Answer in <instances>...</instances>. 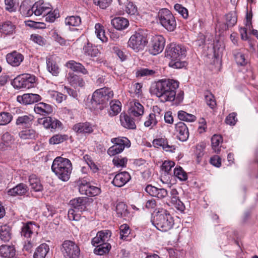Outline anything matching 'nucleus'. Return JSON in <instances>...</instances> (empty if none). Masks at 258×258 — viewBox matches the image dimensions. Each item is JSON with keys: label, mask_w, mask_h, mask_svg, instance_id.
<instances>
[{"label": "nucleus", "mask_w": 258, "mask_h": 258, "mask_svg": "<svg viewBox=\"0 0 258 258\" xmlns=\"http://www.w3.org/2000/svg\"><path fill=\"white\" fill-rule=\"evenodd\" d=\"M131 179L130 174L126 171L119 172L115 175L112 183L116 187H121Z\"/></svg>", "instance_id": "obj_21"}, {"label": "nucleus", "mask_w": 258, "mask_h": 258, "mask_svg": "<svg viewBox=\"0 0 258 258\" xmlns=\"http://www.w3.org/2000/svg\"><path fill=\"white\" fill-rule=\"evenodd\" d=\"M12 238V229L11 227L6 224L0 228V239L4 242H9Z\"/></svg>", "instance_id": "obj_35"}, {"label": "nucleus", "mask_w": 258, "mask_h": 258, "mask_svg": "<svg viewBox=\"0 0 258 258\" xmlns=\"http://www.w3.org/2000/svg\"><path fill=\"white\" fill-rule=\"evenodd\" d=\"M24 58V56L16 51L9 53L6 55L7 62L13 67L19 66Z\"/></svg>", "instance_id": "obj_19"}, {"label": "nucleus", "mask_w": 258, "mask_h": 258, "mask_svg": "<svg viewBox=\"0 0 258 258\" xmlns=\"http://www.w3.org/2000/svg\"><path fill=\"white\" fill-rule=\"evenodd\" d=\"M35 82V77L34 76L28 74H24L18 76L14 78L12 82V84L15 88L29 89L33 86Z\"/></svg>", "instance_id": "obj_11"}, {"label": "nucleus", "mask_w": 258, "mask_h": 258, "mask_svg": "<svg viewBox=\"0 0 258 258\" xmlns=\"http://www.w3.org/2000/svg\"><path fill=\"white\" fill-rule=\"evenodd\" d=\"M205 146L203 144H199L196 146V155L197 156V161L200 163L202 161V158L204 155Z\"/></svg>", "instance_id": "obj_58"}, {"label": "nucleus", "mask_w": 258, "mask_h": 258, "mask_svg": "<svg viewBox=\"0 0 258 258\" xmlns=\"http://www.w3.org/2000/svg\"><path fill=\"white\" fill-rule=\"evenodd\" d=\"M49 251V247L46 243L40 244L35 250L34 258H45L47 253Z\"/></svg>", "instance_id": "obj_37"}, {"label": "nucleus", "mask_w": 258, "mask_h": 258, "mask_svg": "<svg viewBox=\"0 0 258 258\" xmlns=\"http://www.w3.org/2000/svg\"><path fill=\"white\" fill-rule=\"evenodd\" d=\"M14 245H2L0 246V255L4 257L11 258L15 255Z\"/></svg>", "instance_id": "obj_34"}, {"label": "nucleus", "mask_w": 258, "mask_h": 258, "mask_svg": "<svg viewBox=\"0 0 258 258\" xmlns=\"http://www.w3.org/2000/svg\"><path fill=\"white\" fill-rule=\"evenodd\" d=\"M37 228L38 227L34 222L23 223V226L21 229V235L26 239H31L34 233L37 232Z\"/></svg>", "instance_id": "obj_12"}, {"label": "nucleus", "mask_w": 258, "mask_h": 258, "mask_svg": "<svg viewBox=\"0 0 258 258\" xmlns=\"http://www.w3.org/2000/svg\"><path fill=\"white\" fill-rule=\"evenodd\" d=\"M67 67L74 72L83 74V75L88 74V72L84 66L81 63L71 60L67 62Z\"/></svg>", "instance_id": "obj_32"}, {"label": "nucleus", "mask_w": 258, "mask_h": 258, "mask_svg": "<svg viewBox=\"0 0 258 258\" xmlns=\"http://www.w3.org/2000/svg\"><path fill=\"white\" fill-rule=\"evenodd\" d=\"M55 213L56 210L54 207L47 205L46 206V209L43 211V214L47 218H49L52 217Z\"/></svg>", "instance_id": "obj_64"}, {"label": "nucleus", "mask_w": 258, "mask_h": 258, "mask_svg": "<svg viewBox=\"0 0 258 258\" xmlns=\"http://www.w3.org/2000/svg\"><path fill=\"white\" fill-rule=\"evenodd\" d=\"M114 95L111 89L103 87L96 90L92 95L91 104L98 112L104 109L108 106V102L110 101Z\"/></svg>", "instance_id": "obj_4"}, {"label": "nucleus", "mask_w": 258, "mask_h": 258, "mask_svg": "<svg viewBox=\"0 0 258 258\" xmlns=\"http://www.w3.org/2000/svg\"><path fill=\"white\" fill-rule=\"evenodd\" d=\"M47 70L53 76H57L59 73V68L55 61L52 58L49 57L46 59Z\"/></svg>", "instance_id": "obj_38"}, {"label": "nucleus", "mask_w": 258, "mask_h": 258, "mask_svg": "<svg viewBox=\"0 0 258 258\" xmlns=\"http://www.w3.org/2000/svg\"><path fill=\"white\" fill-rule=\"evenodd\" d=\"M159 23L168 31L172 32L176 28V21L172 13L167 9L159 10L158 15Z\"/></svg>", "instance_id": "obj_7"}, {"label": "nucleus", "mask_w": 258, "mask_h": 258, "mask_svg": "<svg viewBox=\"0 0 258 258\" xmlns=\"http://www.w3.org/2000/svg\"><path fill=\"white\" fill-rule=\"evenodd\" d=\"M33 6L35 10V15L37 16L45 15L46 13L51 11L50 4L44 3L42 0L36 2Z\"/></svg>", "instance_id": "obj_20"}, {"label": "nucleus", "mask_w": 258, "mask_h": 258, "mask_svg": "<svg viewBox=\"0 0 258 258\" xmlns=\"http://www.w3.org/2000/svg\"><path fill=\"white\" fill-rule=\"evenodd\" d=\"M28 182L31 188L34 191L42 190L43 186L40 180L35 174H31L29 176Z\"/></svg>", "instance_id": "obj_30"}, {"label": "nucleus", "mask_w": 258, "mask_h": 258, "mask_svg": "<svg viewBox=\"0 0 258 258\" xmlns=\"http://www.w3.org/2000/svg\"><path fill=\"white\" fill-rule=\"evenodd\" d=\"M42 97L37 94L27 93L23 95H19L17 97V100L19 103L28 105L32 104L41 100Z\"/></svg>", "instance_id": "obj_15"}, {"label": "nucleus", "mask_w": 258, "mask_h": 258, "mask_svg": "<svg viewBox=\"0 0 258 258\" xmlns=\"http://www.w3.org/2000/svg\"><path fill=\"white\" fill-rule=\"evenodd\" d=\"M111 25L118 30H123L129 26L128 20L123 17H115L111 20Z\"/></svg>", "instance_id": "obj_29"}, {"label": "nucleus", "mask_w": 258, "mask_h": 258, "mask_svg": "<svg viewBox=\"0 0 258 258\" xmlns=\"http://www.w3.org/2000/svg\"><path fill=\"white\" fill-rule=\"evenodd\" d=\"M233 55L234 59L238 66H245L248 63L244 54L238 49L233 50Z\"/></svg>", "instance_id": "obj_41"}, {"label": "nucleus", "mask_w": 258, "mask_h": 258, "mask_svg": "<svg viewBox=\"0 0 258 258\" xmlns=\"http://www.w3.org/2000/svg\"><path fill=\"white\" fill-rule=\"evenodd\" d=\"M34 110L37 114L43 116L48 115L53 111L52 106L44 102H40L35 105Z\"/></svg>", "instance_id": "obj_25"}, {"label": "nucleus", "mask_w": 258, "mask_h": 258, "mask_svg": "<svg viewBox=\"0 0 258 258\" xmlns=\"http://www.w3.org/2000/svg\"><path fill=\"white\" fill-rule=\"evenodd\" d=\"M165 40L162 35H157L152 40V45L150 51L153 55H157L161 52L165 46Z\"/></svg>", "instance_id": "obj_13"}, {"label": "nucleus", "mask_w": 258, "mask_h": 258, "mask_svg": "<svg viewBox=\"0 0 258 258\" xmlns=\"http://www.w3.org/2000/svg\"><path fill=\"white\" fill-rule=\"evenodd\" d=\"M64 23L69 26L77 27L81 23V19L78 16H68L66 18Z\"/></svg>", "instance_id": "obj_46"}, {"label": "nucleus", "mask_w": 258, "mask_h": 258, "mask_svg": "<svg viewBox=\"0 0 258 258\" xmlns=\"http://www.w3.org/2000/svg\"><path fill=\"white\" fill-rule=\"evenodd\" d=\"M153 146L155 148L162 147V149L166 151L171 152H174L176 149V146L174 145H170L166 138H158L154 139L152 142Z\"/></svg>", "instance_id": "obj_22"}, {"label": "nucleus", "mask_w": 258, "mask_h": 258, "mask_svg": "<svg viewBox=\"0 0 258 258\" xmlns=\"http://www.w3.org/2000/svg\"><path fill=\"white\" fill-rule=\"evenodd\" d=\"M16 27L12 22L6 21L0 25V33L5 35L13 34L15 31Z\"/></svg>", "instance_id": "obj_36"}, {"label": "nucleus", "mask_w": 258, "mask_h": 258, "mask_svg": "<svg viewBox=\"0 0 258 258\" xmlns=\"http://www.w3.org/2000/svg\"><path fill=\"white\" fill-rule=\"evenodd\" d=\"M95 33L97 37L103 42H107L108 38L105 35V30L103 26L99 23L96 24L95 26Z\"/></svg>", "instance_id": "obj_48"}, {"label": "nucleus", "mask_w": 258, "mask_h": 258, "mask_svg": "<svg viewBox=\"0 0 258 258\" xmlns=\"http://www.w3.org/2000/svg\"><path fill=\"white\" fill-rule=\"evenodd\" d=\"M73 129L78 134H91L93 131L92 125L87 122L76 123Z\"/></svg>", "instance_id": "obj_26"}, {"label": "nucleus", "mask_w": 258, "mask_h": 258, "mask_svg": "<svg viewBox=\"0 0 258 258\" xmlns=\"http://www.w3.org/2000/svg\"><path fill=\"white\" fill-rule=\"evenodd\" d=\"M34 120V117L30 114L19 116L16 119V124L21 127H29Z\"/></svg>", "instance_id": "obj_23"}, {"label": "nucleus", "mask_w": 258, "mask_h": 258, "mask_svg": "<svg viewBox=\"0 0 258 258\" xmlns=\"http://www.w3.org/2000/svg\"><path fill=\"white\" fill-rule=\"evenodd\" d=\"M147 31L139 29L132 35L128 41V46L136 52L142 50L148 43Z\"/></svg>", "instance_id": "obj_8"}, {"label": "nucleus", "mask_w": 258, "mask_h": 258, "mask_svg": "<svg viewBox=\"0 0 258 258\" xmlns=\"http://www.w3.org/2000/svg\"><path fill=\"white\" fill-rule=\"evenodd\" d=\"M185 47L176 43H171L167 45L165 50V56L171 59L169 67L174 69H181L185 66L186 63L182 59L186 56Z\"/></svg>", "instance_id": "obj_2"}, {"label": "nucleus", "mask_w": 258, "mask_h": 258, "mask_svg": "<svg viewBox=\"0 0 258 258\" xmlns=\"http://www.w3.org/2000/svg\"><path fill=\"white\" fill-rule=\"evenodd\" d=\"M20 11L23 15L26 17L31 16L33 14L35 15V10L32 6L31 7H26L24 5L20 7Z\"/></svg>", "instance_id": "obj_60"}, {"label": "nucleus", "mask_w": 258, "mask_h": 258, "mask_svg": "<svg viewBox=\"0 0 258 258\" xmlns=\"http://www.w3.org/2000/svg\"><path fill=\"white\" fill-rule=\"evenodd\" d=\"M174 10L179 14L183 18L187 19L188 17V12L187 9L183 7L181 5L176 4L174 5Z\"/></svg>", "instance_id": "obj_57"}, {"label": "nucleus", "mask_w": 258, "mask_h": 258, "mask_svg": "<svg viewBox=\"0 0 258 258\" xmlns=\"http://www.w3.org/2000/svg\"><path fill=\"white\" fill-rule=\"evenodd\" d=\"M60 250L64 258H79L80 254L79 246L72 240H64L61 244Z\"/></svg>", "instance_id": "obj_9"}, {"label": "nucleus", "mask_w": 258, "mask_h": 258, "mask_svg": "<svg viewBox=\"0 0 258 258\" xmlns=\"http://www.w3.org/2000/svg\"><path fill=\"white\" fill-rule=\"evenodd\" d=\"M37 135L36 131L33 129L22 131L19 134L20 138L23 140L34 139Z\"/></svg>", "instance_id": "obj_44"}, {"label": "nucleus", "mask_w": 258, "mask_h": 258, "mask_svg": "<svg viewBox=\"0 0 258 258\" xmlns=\"http://www.w3.org/2000/svg\"><path fill=\"white\" fill-rule=\"evenodd\" d=\"M178 87L177 81L169 79H161L152 83L150 92L162 102H171L175 99L180 102L183 99L184 92L180 91L176 95V89Z\"/></svg>", "instance_id": "obj_1"}, {"label": "nucleus", "mask_w": 258, "mask_h": 258, "mask_svg": "<svg viewBox=\"0 0 258 258\" xmlns=\"http://www.w3.org/2000/svg\"><path fill=\"white\" fill-rule=\"evenodd\" d=\"M127 162L126 157H115L112 160L113 164L116 167H125Z\"/></svg>", "instance_id": "obj_59"}, {"label": "nucleus", "mask_w": 258, "mask_h": 258, "mask_svg": "<svg viewBox=\"0 0 258 258\" xmlns=\"http://www.w3.org/2000/svg\"><path fill=\"white\" fill-rule=\"evenodd\" d=\"M97 233L100 236V238L101 239L103 243H108L106 241H107L111 236V231L108 230H105L99 231Z\"/></svg>", "instance_id": "obj_62"}, {"label": "nucleus", "mask_w": 258, "mask_h": 258, "mask_svg": "<svg viewBox=\"0 0 258 258\" xmlns=\"http://www.w3.org/2000/svg\"><path fill=\"white\" fill-rule=\"evenodd\" d=\"M177 115L180 120L184 121L194 122L196 120V117L194 115L188 113L183 110L179 111Z\"/></svg>", "instance_id": "obj_50"}, {"label": "nucleus", "mask_w": 258, "mask_h": 258, "mask_svg": "<svg viewBox=\"0 0 258 258\" xmlns=\"http://www.w3.org/2000/svg\"><path fill=\"white\" fill-rule=\"evenodd\" d=\"M68 137L66 135L56 134L53 136L49 140V144L55 145L62 143L67 140Z\"/></svg>", "instance_id": "obj_51"}, {"label": "nucleus", "mask_w": 258, "mask_h": 258, "mask_svg": "<svg viewBox=\"0 0 258 258\" xmlns=\"http://www.w3.org/2000/svg\"><path fill=\"white\" fill-rule=\"evenodd\" d=\"M13 116L10 113L2 112L0 113V125H4L10 123L12 120Z\"/></svg>", "instance_id": "obj_53"}, {"label": "nucleus", "mask_w": 258, "mask_h": 258, "mask_svg": "<svg viewBox=\"0 0 258 258\" xmlns=\"http://www.w3.org/2000/svg\"><path fill=\"white\" fill-rule=\"evenodd\" d=\"M130 110L132 115L136 117H138L143 115L144 108L140 103L135 101L134 104L132 105Z\"/></svg>", "instance_id": "obj_39"}, {"label": "nucleus", "mask_w": 258, "mask_h": 258, "mask_svg": "<svg viewBox=\"0 0 258 258\" xmlns=\"http://www.w3.org/2000/svg\"><path fill=\"white\" fill-rule=\"evenodd\" d=\"M109 243H102L96 246L94 250V252L97 255H102L108 253L111 248Z\"/></svg>", "instance_id": "obj_45"}, {"label": "nucleus", "mask_w": 258, "mask_h": 258, "mask_svg": "<svg viewBox=\"0 0 258 258\" xmlns=\"http://www.w3.org/2000/svg\"><path fill=\"white\" fill-rule=\"evenodd\" d=\"M204 97L207 104L211 108H214L216 105L213 95L210 92L207 91L204 93Z\"/></svg>", "instance_id": "obj_54"}, {"label": "nucleus", "mask_w": 258, "mask_h": 258, "mask_svg": "<svg viewBox=\"0 0 258 258\" xmlns=\"http://www.w3.org/2000/svg\"><path fill=\"white\" fill-rule=\"evenodd\" d=\"M51 169L59 179L67 181L70 178L72 164L69 159L58 156L54 159Z\"/></svg>", "instance_id": "obj_3"}, {"label": "nucleus", "mask_w": 258, "mask_h": 258, "mask_svg": "<svg viewBox=\"0 0 258 258\" xmlns=\"http://www.w3.org/2000/svg\"><path fill=\"white\" fill-rule=\"evenodd\" d=\"M120 238L122 240H127V238L130 234L129 226L126 224L121 225L119 227Z\"/></svg>", "instance_id": "obj_55"}, {"label": "nucleus", "mask_w": 258, "mask_h": 258, "mask_svg": "<svg viewBox=\"0 0 258 258\" xmlns=\"http://www.w3.org/2000/svg\"><path fill=\"white\" fill-rule=\"evenodd\" d=\"M173 175L178 178L180 181H185L187 179V175L182 167L179 166L174 168Z\"/></svg>", "instance_id": "obj_52"}, {"label": "nucleus", "mask_w": 258, "mask_h": 258, "mask_svg": "<svg viewBox=\"0 0 258 258\" xmlns=\"http://www.w3.org/2000/svg\"><path fill=\"white\" fill-rule=\"evenodd\" d=\"M116 212L118 217L124 219H125L129 214L127 206L123 202H119L116 205Z\"/></svg>", "instance_id": "obj_42"}, {"label": "nucleus", "mask_w": 258, "mask_h": 258, "mask_svg": "<svg viewBox=\"0 0 258 258\" xmlns=\"http://www.w3.org/2000/svg\"><path fill=\"white\" fill-rule=\"evenodd\" d=\"M157 73V70L148 68H142L137 71L136 76L138 77L154 76Z\"/></svg>", "instance_id": "obj_49"}, {"label": "nucleus", "mask_w": 258, "mask_h": 258, "mask_svg": "<svg viewBox=\"0 0 258 258\" xmlns=\"http://www.w3.org/2000/svg\"><path fill=\"white\" fill-rule=\"evenodd\" d=\"M222 137L220 135H214L211 138V144L213 150L215 153L220 151V144L222 142Z\"/></svg>", "instance_id": "obj_47"}, {"label": "nucleus", "mask_w": 258, "mask_h": 258, "mask_svg": "<svg viewBox=\"0 0 258 258\" xmlns=\"http://www.w3.org/2000/svg\"><path fill=\"white\" fill-rule=\"evenodd\" d=\"M151 222L155 227L162 232H167L171 229L174 225L173 218L166 210L158 211Z\"/></svg>", "instance_id": "obj_5"}, {"label": "nucleus", "mask_w": 258, "mask_h": 258, "mask_svg": "<svg viewBox=\"0 0 258 258\" xmlns=\"http://www.w3.org/2000/svg\"><path fill=\"white\" fill-rule=\"evenodd\" d=\"M92 199L87 197H81L73 199L70 203L72 209L68 211V217L70 220L79 221L81 218L80 214L77 212H82L87 209V207L90 205Z\"/></svg>", "instance_id": "obj_6"}, {"label": "nucleus", "mask_w": 258, "mask_h": 258, "mask_svg": "<svg viewBox=\"0 0 258 258\" xmlns=\"http://www.w3.org/2000/svg\"><path fill=\"white\" fill-rule=\"evenodd\" d=\"M153 113L152 112L147 116L146 120L144 122V125L146 127H151V128L153 126L156 125L158 123L157 117H160V109L157 106H153Z\"/></svg>", "instance_id": "obj_17"}, {"label": "nucleus", "mask_w": 258, "mask_h": 258, "mask_svg": "<svg viewBox=\"0 0 258 258\" xmlns=\"http://www.w3.org/2000/svg\"><path fill=\"white\" fill-rule=\"evenodd\" d=\"M79 191L81 194L88 197H94L101 192V189L96 186L91 185L90 183H82L79 186Z\"/></svg>", "instance_id": "obj_14"}, {"label": "nucleus", "mask_w": 258, "mask_h": 258, "mask_svg": "<svg viewBox=\"0 0 258 258\" xmlns=\"http://www.w3.org/2000/svg\"><path fill=\"white\" fill-rule=\"evenodd\" d=\"M118 2L121 9L128 15L133 17H136L138 15V8L133 2L128 0H118Z\"/></svg>", "instance_id": "obj_16"}, {"label": "nucleus", "mask_w": 258, "mask_h": 258, "mask_svg": "<svg viewBox=\"0 0 258 258\" xmlns=\"http://www.w3.org/2000/svg\"><path fill=\"white\" fill-rule=\"evenodd\" d=\"M84 54L91 57H97L99 54V50L97 48V46L93 45L90 42H87L83 46Z\"/></svg>", "instance_id": "obj_33"}, {"label": "nucleus", "mask_w": 258, "mask_h": 258, "mask_svg": "<svg viewBox=\"0 0 258 258\" xmlns=\"http://www.w3.org/2000/svg\"><path fill=\"white\" fill-rule=\"evenodd\" d=\"M14 138L9 132H6L2 137V142L0 143V149L5 150L9 147L13 142Z\"/></svg>", "instance_id": "obj_40"}, {"label": "nucleus", "mask_w": 258, "mask_h": 258, "mask_svg": "<svg viewBox=\"0 0 258 258\" xmlns=\"http://www.w3.org/2000/svg\"><path fill=\"white\" fill-rule=\"evenodd\" d=\"M28 190L27 186L24 183H19L14 187L9 189L7 193L13 197L25 195Z\"/></svg>", "instance_id": "obj_27"}, {"label": "nucleus", "mask_w": 258, "mask_h": 258, "mask_svg": "<svg viewBox=\"0 0 258 258\" xmlns=\"http://www.w3.org/2000/svg\"><path fill=\"white\" fill-rule=\"evenodd\" d=\"M110 106V111L109 114L111 116H114L117 115L121 111V103L119 101L111 100L109 103Z\"/></svg>", "instance_id": "obj_43"}, {"label": "nucleus", "mask_w": 258, "mask_h": 258, "mask_svg": "<svg viewBox=\"0 0 258 258\" xmlns=\"http://www.w3.org/2000/svg\"><path fill=\"white\" fill-rule=\"evenodd\" d=\"M6 11L13 13L17 11V7L15 0H5Z\"/></svg>", "instance_id": "obj_56"}, {"label": "nucleus", "mask_w": 258, "mask_h": 258, "mask_svg": "<svg viewBox=\"0 0 258 258\" xmlns=\"http://www.w3.org/2000/svg\"><path fill=\"white\" fill-rule=\"evenodd\" d=\"M175 131L178 139L182 142L186 141L189 137V132L186 125L183 122L175 124Z\"/></svg>", "instance_id": "obj_18"}, {"label": "nucleus", "mask_w": 258, "mask_h": 258, "mask_svg": "<svg viewBox=\"0 0 258 258\" xmlns=\"http://www.w3.org/2000/svg\"><path fill=\"white\" fill-rule=\"evenodd\" d=\"M226 23L220 26L222 31H226L229 28L233 27L237 23V16L234 12H231L225 15Z\"/></svg>", "instance_id": "obj_24"}, {"label": "nucleus", "mask_w": 258, "mask_h": 258, "mask_svg": "<svg viewBox=\"0 0 258 258\" xmlns=\"http://www.w3.org/2000/svg\"><path fill=\"white\" fill-rule=\"evenodd\" d=\"M237 113L235 112H232L226 117L225 122L226 124L230 125H234L237 121L236 117Z\"/></svg>", "instance_id": "obj_61"}, {"label": "nucleus", "mask_w": 258, "mask_h": 258, "mask_svg": "<svg viewBox=\"0 0 258 258\" xmlns=\"http://www.w3.org/2000/svg\"><path fill=\"white\" fill-rule=\"evenodd\" d=\"M111 141L114 145L107 150V154L110 156H115L122 152L125 147L131 146L130 141L125 137L112 138Z\"/></svg>", "instance_id": "obj_10"}, {"label": "nucleus", "mask_w": 258, "mask_h": 258, "mask_svg": "<svg viewBox=\"0 0 258 258\" xmlns=\"http://www.w3.org/2000/svg\"><path fill=\"white\" fill-rule=\"evenodd\" d=\"M68 80L70 84L74 87H83L85 84L84 79L81 77L74 73H69Z\"/></svg>", "instance_id": "obj_31"}, {"label": "nucleus", "mask_w": 258, "mask_h": 258, "mask_svg": "<svg viewBox=\"0 0 258 258\" xmlns=\"http://www.w3.org/2000/svg\"><path fill=\"white\" fill-rule=\"evenodd\" d=\"M120 120L121 125L124 127L130 130L136 128L134 119L130 115L124 113H121L120 115Z\"/></svg>", "instance_id": "obj_28"}, {"label": "nucleus", "mask_w": 258, "mask_h": 258, "mask_svg": "<svg viewBox=\"0 0 258 258\" xmlns=\"http://www.w3.org/2000/svg\"><path fill=\"white\" fill-rule=\"evenodd\" d=\"M94 4L102 9H105L108 7L112 2V0H93Z\"/></svg>", "instance_id": "obj_63"}]
</instances>
